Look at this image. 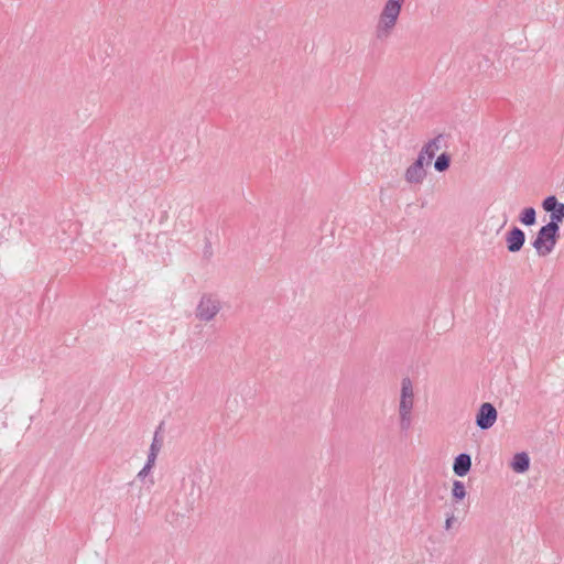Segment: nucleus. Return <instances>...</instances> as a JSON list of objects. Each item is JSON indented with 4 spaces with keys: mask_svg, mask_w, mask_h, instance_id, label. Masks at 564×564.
Here are the masks:
<instances>
[{
    "mask_svg": "<svg viewBox=\"0 0 564 564\" xmlns=\"http://www.w3.org/2000/svg\"><path fill=\"white\" fill-rule=\"evenodd\" d=\"M405 0H387L376 26L379 39L388 37L395 28Z\"/></svg>",
    "mask_w": 564,
    "mask_h": 564,
    "instance_id": "nucleus-1",
    "label": "nucleus"
},
{
    "mask_svg": "<svg viewBox=\"0 0 564 564\" xmlns=\"http://www.w3.org/2000/svg\"><path fill=\"white\" fill-rule=\"evenodd\" d=\"M414 408V388L410 378L405 377L401 381V391L399 400V425L401 431H408L412 425V411Z\"/></svg>",
    "mask_w": 564,
    "mask_h": 564,
    "instance_id": "nucleus-2",
    "label": "nucleus"
},
{
    "mask_svg": "<svg viewBox=\"0 0 564 564\" xmlns=\"http://www.w3.org/2000/svg\"><path fill=\"white\" fill-rule=\"evenodd\" d=\"M558 231L560 226L555 224H546L539 229L532 241V247L540 257H546L554 250L558 239Z\"/></svg>",
    "mask_w": 564,
    "mask_h": 564,
    "instance_id": "nucleus-3",
    "label": "nucleus"
},
{
    "mask_svg": "<svg viewBox=\"0 0 564 564\" xmlns=\"http://www.w3.org/2000/svg\"><path fill=\"white\" fill-rule=\"evenodd\" d=\"M220 308V302L217 297L205 294L196 307V317L203 322H210L219 313Z\"/></svg>",
    "mask_w": 564,
    "mask_h": 564,
    "instance_id": "nucleus-4",
    "label": "nucleus"
},
{
    "mask_svg": "<svg viewBox=\"0 0 564 564\" xmlns=\"http://www.w3.org/2000/svg\"><path fill=\"white\" fill-rule=\"evenodd\" d=\"M497 417L498 412L496 408L491 403L485 402L479 406L478 412L476 414V425L480 430H488L491 426H494V424L497 421Z\"/></svg>",
    "mask_w": 564,
    "mask_h": 564,
    "instance_id": "nucleus-5",
    "label": "nucleus"
},
{
    "mask_svg": "<svg viewBox=\"0 0 564 564\" xmlns=\"http://www.w3.org/2000/svg\"><path fill=\"white\" fill-rule=\"evenodd\" d=\"M425 165L426 162L423 160V156H417L416 160L405 170L404 180L412 185L422 184L426 177Z\"/></svg>",
    "mask_w": 564,
    "mask_h": 564,
    "instance_id": "nucleus-6",
    "label": "nucleus"
},
{
    "mask_svg": "<svg viewBox=\"0 0 564 564\" xmlns=\"http://www.w3.org/2000/svg\"><path fill=\"white\" fill-rule=\"evenodd\" d=\"M542 207L545 212L551 213L550 221L547 224H553L560 226V224L564 220V204L560 203L555 196L546 197Z\"/></svg>",
    "mask_w": 564,
    "mask_h": 564,
    "instance_id": "nucleus-7",
    "label": "nucleus"
},
{
    "mask_svg": "<svg viewBox=\"0 0 564 564\" xmlns=\"http://www.w3.org/2000/svg\"><path fill=\"white\" fill-rule=\"evenodd\" d=\"M525 242V234L519 227H513L506 235V243L509 252L520 251Z\"/></svg>",
    "mask_w": 564,
    "mask_h": 564,
    "instance_id": "nucleus-8",
    "label": "nucleus"
},
{
    "mask_svg": "<svg viewBox=\"0 0 564 564\" xmlns=\"http://www.w3.org/2000/svg\"><path fill=\"white\" fill-rule=\"evenodd\" d=\"M444 137L438 134L434 139L430 140L420 151L417 156H423V160L426 162V165H430L432 159L435 156L436 152L442 148Z\"/></svg>",
    "mask_w": 564,
    "mask_h": 564,
    "instance_id": "nucleus-9",
    "label": "nucleus"
},
{
    "mask_svg": "<svg viewBox=\"0 0 564 564\" xmlns=\"http://www.w3.org/2000/svg\"><path fill=\"white\" fill-rule=\"evenodd\" d=\"M470 466H471L470 456L468 454L463 453V454H459L455 458L454 465H453V470L457 476L464 477L470 470Z\"/></svg>",
    "mask_w": 564,
    "mask_h": 564,
    "instance_id": "nucleus-10",
    "label": "nucleus"
},
{
    "mask_svg": "<svg viewBox=\"0 0 564 564\" xmlns=\"http://www.w3.org/2000/svg\"><path fill=\"white\" fill-rule=\"evenodd\" d=\"M530 467L529 455L524 452L518 453L513 456L511 462V468L513 471L522 474L525 473Z\"/></svg>",
    "mask_w": 564,
    "mask_h": 564,
    "instance_id": "nucleus-11",
    "label": "nucleus"
},
{
    "mask_svg": "<svg viewBox=\"0 0 564 564\" xmlns=\"http://www.w3.org/2000/svg\"><path fill=\"white\" fill-rule=\"evenodd\" d=\"M519 220L524 226H533L536 221L535 209L533 207L524 208L519 216Z\"/></svg>",
    "mask_w": 564,
    "mask_h": 564,
    "instance_id": "nucleus-12",
    "label": "nucleus"
},
{
    "mask_svg": "<svg viewBox=\"0 0 564 564\" xmlns=\"http://www.w3.org/2000/svg\"><path fill=\"white\" fill-rule=\"evenodd\" d=\"M449 163H451L449 155L447 153H442L441 155L437 156V159L434 163V167L438 172H444L449 167Z\"/></svg>",
    "mask_w": 564,
    "mask_h": 564,
    "instance_id": "nucleus-13",
    "label": "nucleus"
},
{
    "mask_svg": "<svg viewBox=\"0 0 564 564\" xmlns=\"http://www.w3.org/2000/svg\"><path fill=\"white\" fill-rule=\"evenodd\" d=\"M452 492H453L454 498H456L458 500L464 499L466 497L465 485L459 480H455L453 484Z\"/></svg>",
    "mask_w": 564,
    "mask_h": 564,
    "instance_id": "nucleus-14",
    "label": "nucleus"
},
{
    "mask_svg": "<svg viewBox=\"0 0 564 564\" xmlns=\"http://www.w3.org/2000/svg\"><path fill=\"white\" fill-rule=\"evenodd\" d=\"M161 446H162V441L159 440V433L155 432L154 434V437H153V441H152V444L150 446V451L151 453H155L156 455L159 454L160 449H161Z\"/></svg>",
    "mask_w": 564,
    "mask_h": 564,
    "instance_id": "nucleus-15",
    "label": "nucleus"
},
{
    "mask_svg": "<svg viewBox=\"0 0 564 564\" xmlns=\"http://www.w3.org/2000/svg\"><path fill=\"white\" fill-rule=\"evenodd\" d=\"M152 468L149 466H143V468L138 473L137 478L140 480H143L147 478V476L151 473Z\"/></svg>",
    "mask_w": 564,
    "mask_h": 564,
    "instance_id": "nucleus-16",
    "label": "nucleus"
},
{
    "mask_svg": "<svg viewBox=\"0 0 564 564\" xmlns=\"http://www.w3.org/2000/svg\"><path fill=\"white\" fill-rule=\"evenodd\" d=\"M156 457H158V455L155 453L149 452L145 466L153 468V466L155 465Z\"/></svg>",
    "mask_w": 564,
    "mask_h": 564,
    "instance_id": "nucleus-17",
    "label": "nucleus"
},
{
    "mask_svg": "<svg viewBox=\"0 0 564 564\" xmlns=\"http://www.w3.org/2000/svg\"><path fill=\"white\" fill-rule=\"evenodd\" d=\"M455 521V517L453 513L447 514V518L445 520V529L449 530Z\"/></svg>",
    "mask_w": 564,
    "mask_h": 564,
    "instance_id": "nucleus-18",
    "label": "nucleus"
},
{
    "mask_svg": "<svg viewBox=\"0 0 564 564\" xmlns=\"http://www.w3.org/2000/svg\"><path fill=\"white\" fill-rule=\"evenodd\" d=\"M212 253H213V251H212V246H210V245H207V246H206V249H205V251H204V254H205V257H210V256H212Z\"/></svg>",
    "mask_w": 564,
    "mask_h": 564,
    "instance_id": "nucleus-19",
    "label": "nucleus"
},
{
    "mask_svg": "<svg viewBox=\"0 0 564 564\" xmlns=\"http://www.w3.org/2000/svg\"><path fill=\"white\" fill-rule=\"evenodd\" d=\"M149 485H150V486H153V485H154V479H153V478H150V479H149Z\"/></svg>",
    "mask_w": 564,
    "mask_h": 564,
    "instance_id": "nucleus-20",
    "label": "nucleus"
}]
</instances>
